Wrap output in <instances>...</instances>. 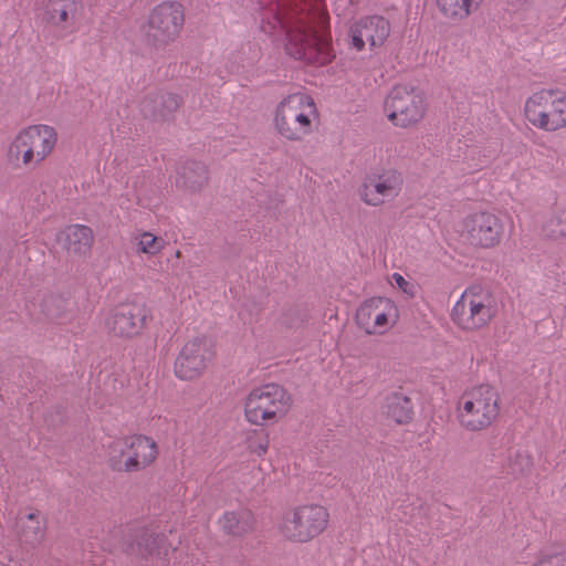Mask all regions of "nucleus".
I'll return each mask as SVG.
<instances>
[{"label": "nucleus", "instance_id": "1", "mask_svg": "<svg viewBox=\"0 0 566 566\" xmlns=\"http://www.w3.org/2000/svg\"><path fill=\"white\" fill-rule=\"evenodd\" d=\"M259 6L262 31L273 36L284 34L290 56L306 63L331 61L324 0H259Z\"/></svg>", "mask_w": 566, "mask_h": 566}, {"label": "nucleus", "instance_id": "2", "mask_svg": "<svg viewBox=\"0 0 566 566\" xmlns=\"http://www.w3.org/2000/svg\"><path fill=\"white\" fill-rule=\"evenodd\" d=\"M57 130L46 124H33L21 128L10 140L6 158L13 168L40 166L54 151Z\"/></svg>", "mask_w": 566, "mask_h": 566}, {"label": "nucleus", "instance_id": "3", "mask_svg": "<svg viewBox=\"0 0 566 566\" xmlns=\"http://www.w3.org/2000/svg\"><path fill=\"white\" fill-rule=\"evenodd\" d=\"M317 108L306 93L296 92L283 97L273 115V127L284 139L300 142L313 132Z\"/></svg>", "mask_w": 566, "mask_h": 566}, {"label": "nucleus", "instance_id": "4", "mask_svg": "<svg viewBox=\"0 0 566 566\" xmlns=\"http://www.w3.org/2000/svg\"><path fill=\"white\" fill-rule=\"evenodd\" d=\"M291 407V395L284 387L274 382L254 387L243 401L245 420L259 427L280 422Z\"/></svg>", "mask_w": 566, "mask_h": 566}, {"label": "nucleus", "instance_id": "5", "mask_svg": "<svg viewBox=\"0 0 566 566\" xmlns=\"http://www.w3.org/2000/svg\"><path fill=\"white\" fill-rule=\"evenodd\" d=\"M500 413V395L491 385L465 390L458 401L457 417L464 429L481 431L489 428Z\"/></svg>", "mask_w": 566, "mask_h": 566}, {"label": "nucleus", "instance_id": "6", "mask_svg": "<svg viewBox=\"0 0 566 566\" xmlns=\"http://www.w3.org/2000/svg\"><path fill=\"white\" fill-rule=\"evenodd\" d=\"M523 114L534 128L556 133L566 128V92L542 88L531 94L524 103Z\"/></svg>", "mask_w": 566, "mask_h": 566}, {"label": "nucleus", "instance_id": "7", "mask_svg": "<svg viewBox=\"0 0 566 566\" xmlns=\"http://www.w3.org/2000/svg\"><path fill=\"white\" fill-rule=\"evenodd\" d=\"M158 455L154 439L137 434L113 440L107 447L109 467L117 472H137L149 467Z\"/></svg>", "mask_w": 566, "mask_h": 566}, {"label": "nucleus", "instance_id": "8", "mask_svg": "<svg viewBox=\"0 0 566 566\" xmlns=\"http://www.w3.org/2000/svg\"><path fill=\"white\" fill-rule=\"evenodd\" d=\"M384 111L392 125L413 127L424 118L427 112L424 93L413 85H396L385 98Z\"/></svg>", "mask_w": 566, "mask_h": 566}, {"label": "nucleus", "instance_id": "9", "mask_svg": "<svg viewBox=\"0 0 566 566\" xmlns=\"http://www.w3.org/2000/svg\"><path fill=\"white\" fill-rule=\"evenodd\" d=\"M496 305L485 289L473 285L464 290L452 308V318L467 331L479 329L488 325L495 316Z\"/></svg>", "mask_w": 566, "mask_h": 566}, {"label": "nucleus", "instance_id": "10", "mask_svg": "<svg viewBox=\"0 0 566 566\" xmlns=\"http://www.w3.org/2000/svg\"><path fill=\"white\" fill-rule=\"evenodd\" d=\"M328 521L329 513L323 505H300L284 514L280 531L289 541L307 543L326 530Z\"/></svg>", "mask_w": 566, "mask_h": 566}, {"label": "nucleus", "instance_id": "11", "mask_svg": "<svg viewBox=\"0 0 566 566\" xmlns=\"http://www.w3.org/2000/svg\"><path fill=\"white\" fill-rule=\"evenodd\" d=\"M185 21L181 4L163 2L149 14L146 36L154 46H166L179 36Z\"/></svg>", "mask_w": 566, "mask_h": 566}, {"label": "nucleus", "instance_id": "12", "mask_svg": "<svg viewBox=\"0 0 566 566\" xmlns=\"http://www.w3.org/2000/svg\"><path fill=\"white\" fill-rule=\"evenodd\" d=\"M399 318L396 303L388 297L366 300L356 312L357 325L369 335H382L395 326Z\"/></svg>", "mask_w": 566, "mask_h": 566}, {"label": "nucleus", "instance_id": "13", "mask_svg": "<svg viewBox=\"0 0 566 566\" xmlns=\"http://www.w3.org/2000/svg\"><path fill=\"white\" fill-rule=\"evenodd\" d=\"M403 186L402 175L396 169H385L365 177L358 188L360 200L369 207H380L395 200Z\"/></svg>", "mask_w": 566, "mask_h": 566}, {"label": "nucleus", "instance_id": "14", "mask_svg": "<svg viewBox=\"0 0 566 566\" xmlns=\"http://www.w3.org/2000/svg\"><path fill=\"white\" fill-rule=\"evenodd\" d=\"M214 356L213 345L205 336L188 340L175 361V375L181 380L200 377Z\"/></svg>", "mask_w": 566, "mask_h": 566}, {"label": "nucleus", "instance_id": "15", "mask_svg": "<svg viewBox=\"0 0 566 566\" xmlns=\"http://www.w3.org/2000/svg\"><path fill=\"white\" fill-rule=\"evenodd\" d=\"M391 32L388 19L370 14L355 20L348 30V45L357 52L366 46L371 51L385 44Z\"/></svg>", "mask_w": 566, "mask_h": 566}, {"label": "nucleus", "instance_id": "16", "mask_svg": "<svg viewBox=\"0 0 566 566\" xmlns=\"http://www.w3.org/2000/svg\"><path fill=\"white\" fill-rule=\"evenodd\" d=\"M503 230L500 218L488 211L471 213L462 221V234L470 244L479 248L496 247L502 240Z\"/></svg>", "mask_w": 566, "mask_h": 566}, {"label": "nucleus", "instance_id": "17", "mask_svg": "<svg viewBox=\"0 0 566 566\" xmlns=\"http://www.w3.org/2000/svg\"><path fill=\"white\" fill-rule=\"evenodd\" d=\"M148 317L143 304H122L105 313L103 322L105 329L117 337L132 338L142 333Z\"/></svg>", "mask_w": 566, "mask_h": 566}, {"label": "nucleus", "instance_id": "18", "mask_svg": "<svg viewBox=\"0 0 566 566\" xmlns=\"http://www.w3.org/2000/svg\"><path fill=\"white\" fill-rule=\"evenodd\" d=\"M76 0H48L43 20L57 39H64L76 31Z\"/></svg>", "mask_w": 566, "mask_h": 566}, {"label": "nucleus", "instance_id": "19", "mask_svg": "<svg viewBox=\"0 0 566 566\" xmlns=\"http://www.w3.org/2000/svg\"><path fill=\"white\" fill-rule=\"evenodd\" d=\"M93 231L84 224H70L57 234V241L75 255H86L93 244Z\"/></svg>", "mask_w": 566, "mask_h": 566}, {"label": "nucleus", "instance_id": "20", "mask_svg": "<svg viewBox=\"0 0 566 566\" xmlns=\"http://www.w3.org/2000/svg\"><path fill=\"white\" fill-rule=\"evenodd\" d=\"M483 0H436L440 13L450 21L461 22L476 12Z\"/></svg>", "mask_w": 566, "mask_h": 566}, {"label": "nucleus", "instance_id": "21", "mask_svg": "<svg viewBox=\"0 0 566 566\" xmlns=\"http://www.w3.org/2000/svg\"><path fill=\"white\" fill-rule=\"evenodd\" d=\"M222 531L232 536H242L253 530L254 517L248 510L227 512L219 520Z\"/></svg>", "mask_w": 566, "mask_h": 566}, {"label": "nucleus", "instance_id": "22", "mask_svg": "<svg viewBox=\"0 0 566 566\" xmlns=\"http://www.w3.org/2000/svg\"><path fill=\"white\" fill-rule=\"evenodd\" d=\"M137 541V553L142 557H166L168 555V546L165 544L166 538L164 535L155 534L149 530H142L136 535Z\"/></svg>", "mask_w": 566, "mask_h": 566}, {"label": "nucleus", "instance_id": "23", "mask_svg": "<svg viewBox=\"0 0 566 566\" xmlns=\"http://www.w3.org/2000/svg\"><path fill=\"white\" fill-rule=\"evenodd\" d=\"M167 240L150 231H138L132 238V244L137 254L147 258L158 256L167 245Z\"/></svg>", "mask_w": 566, "mask_h": 566}, {"label": "nucleus", "instance_id": "24", "mask_svg": "<svg viewBox=\"0 0 566 566\" xmlns=\"http://www.w3.org/2000/svg\"><path fill=\"white\" fill-rule=\"evenodd\" d=\"M21 538L30 545L42 543L45 536V523L40 513L31 512L20 517Z\"/></svg>", "mask_w": 566, "mask_h": 566}, {"label": "nucleus", "instance_id": "25", "mask_svg": "<svg viewBox=\"0 0 566 566\" xmlns=\"http://www.w3.org/2000/svg\"><path fill=\"white\" fill-rule=\"evenodd\" d=\"M386 413L397 423H405L411 419V400L400 394H394L386 399Z\"/></svg>", "mask_w": 566, "mask_h": 566}, {"label": "nucleus", "instance_id": "26", "mask_svg": "<svg viewBox=\"0 0 566 566\" xmlns=\"http://www.w3.org/2000/svg\"><path fill=\"white\" fill-rule=\"evenodd\" d=\"M181 178L182 180L178 179L177 184H182V186L191 190H197L208 179L207 169L199 163H192L191 165L184 167Z\"/></svg>", "mask_w": 566, "mask_h": 566}, {"label": "nucleus", "instance_id": "27", "mask_svg": "<svg viewBox=\"0 0 566 566\" xmlns=\"http://www.w3.org/2000/svg\"><path fill=\"white\" fill-rule=\"evenodd\" d=\"M244 444L251 454L263 457L269 449V438L262 432L251 430L245 433Z\"/></svg>", "mask_w": 566, "mask_h": 566}, {"label": "nucleus", "instance_id": "28", "mask_svg": "<svg viewBox=\"0 0 566 566\" xmlns=\"http://www.w3.org/2000/svg\"><path fill=\"white\" fill-rule=\"evenodd\" d=\"M533 566H566V551L549 547L541 551Z\"/></svg>", "mask_w": 566, "mask_h": 566}, {"label": "nucleus", "instance_id": "29", "mask_svg": "<svg viewBox=\"0 0 566 566\" xmlns=\"http://www.w3.org/2000/svg\"><path fill=\"white\" fill-rule=\"evenodd\" d=\"M546 230L553 238H566V211H560L552 218Z\"/></svg>", "mask_w": 566, "mask_h": 566}, {"label": "nucleus", "instance_id": "30", "mask_svg": "<svg viewBox=\"0 0 566 566\" xmlns=\"http://www.w3.org/2000/svg\"><path fill=\"white\" fill-rule=\"evenodd\" d=\"M391 283L395 284L408 297H413L417 293V286L411 281L406 280L400 273L391 275Z\"/></svg>", "mask_w": 566, "mask_h": 566}, {"label": "nucleus", "instance_id": "31", "mask_svg": "<svg viewBox=\"0 0 566 566\" xmlns=\"http://www.w3.org/2000/svg\"><path fill=\"white\" fill-rule=\"evenodd\" d=\"M532 464L531 458L526 453H517L516 460L511 467V472L513 474L523 473L527 470Z\"/></svg>", "mask_w": 566, "mask_h": 566}, {"label": "nucleus", "instance_id": "32", "mask_svg": "<svg viewBox=\"0 0 566 566\" xmlns=\"http://www.w3.org/2000/svg\"><path fill=\"white\" fill-rule=\"evenodd\" d=\"M339 2H348L349 4L355 6L357 8H367L370 4H374L373 0H337L336 9H338Z\"/></svg>", "mask_w": 566, "mask_h": 566}, {"label": "nucleus", "instance_id": "33", "mask_svg": "<svg viewBox=\"0 0 566 566\" xmlns=\"http://www.w3.org/2000/svg\"><path fill=\"white\" fill-rule=\"evenodd\" d=\"M167 102H169V106H171V107H175V108H176V107L178 106V99H177V97H176L175 95H172V94H168V95H167Z\"/></svg>", "mask_w": 566, "mask_h": 566}, {"label": "nucleus", "instance_id": "34", "mask_svg": "<svg viewBox=\"0 0 566 566\" xmlns=\"http://www.w3.org/2000/svg\"><path fill=\"white\" fill-rule=\"evenodd\" d=\"M180 255H181V252L179 250H177L176 253H175V256L176 258H180Z\"/></svg>", "mask_w": 566, "mask_h": 566}]
</instances>
